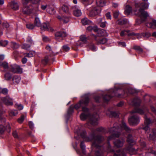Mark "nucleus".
Returning <instances> with one entry per match:
<instances>
[{
    "mask_svg": "<svg viewBox=\"0 0 156 156\" xmlns=\"http://www.w3.org/2000/svg\"><path fill=\"white\" fill-rule=\"evenodd\" d=\"M116 124H115L114 126L111 128L109 130V132L112 135L108 137V140L114 139L115 137H118L119 136V134L118 133L122 131V129H124L127 132H129V129L127 127L125 122L122 121L121 123V125L119 127H116Z\"/></svg>",
    "mask_w": 156,
    "mask_h": 156,
    "instance_id": "obj_1",
    "label": "nucleus"
},
{
    "mask_svg": "<svg viewBox=\"0 0 156 156\" xmlns=\"http://www.w3.org/2000/svg\"><path fill=\"white\" fill-rule=\"evenodd\" d=\"M135 14L139 16L142 21H144L149 16L147 12L140 8L138 10H135Z\"/></svg>",
    "mask_w": 156,
    "mask_h": 156,
    "instance_id": "obj_2",
    "label": "nucleus"
},
{
    "mask_svg": "<svg viewBox=\"0 0 156 156\" xmlns=\"http://www.w3.org/2000/svg\"><path fill=\"white\" fill-rule=\"evenodd\" d=\"M89 97L88 95H85L84 96L83 98L80 100L79 103L75 105L74 108L77 109L80 106H83L87 105L89 102Z\"/></svg>",
    "mask_w": 156,
    "mask_h": 156,
    "instance_id": "obj_3",
    "label": "nucleus"
},
{
    "mask_svg": "<svg viewBox=\"0 0 156 156\" xmlns=\"http://www.w3.org/2000/svg\"><path fill=\"white\" fill-rule=\"evenodd\" d=\"M41 0H22V3L24 5H26L29 2L36 5L35 8L36 12L39 11V5Z\"/></svg>",
    "mask_w": 156,
    "mask_h": 156,
    "instance_id": "obj_4",
    "label": "nucleus"
},
{
    "mask_svg": "<svg viewBox=\"0 0 156 156\" xmlns=\"http://www.w3.org/2000/svg\"><path fill=\"white\" fill-rule=\"evenodd\" d=\"M9 69L10 71L14 73H22L23 72L22 68L16 64L10 65Z\"/></svg>",
    "mask_w": 156,
    "mask_h": 156,
    "instance_id": "obj_5",
    "label": "nucleus"
},
{
    "mask_svg": "<svg viewBox=\"0 0 156 156\" xmlns=\"http://www.w3.org/2000/svg\"><path fill=\"white\" fill-rule=\"evenodd\" d=\"M23 6V14L30 15L33 13L34 10H35L32 5H30L28 6Z\"/></svg>",
    "mask_w": 156,
    "mask_h": 156,
    "instance_id": "obj_6",
    "label": "nucleus"
},
{
    "mask_svg": "<svg viewBox=\"0 0 156 156\" xmlns=\"http://www.w3.org/2000/svg\"><path fill=\"white\" fill-rule=\"evenodd\" d=\"M93 137L92 140L93 141V145L96 147L99 146L98 144L104 140V138L100 136H95L94 133L92 134Z\"/></svg>",
    "mask_w": 156,
    "mask_h": 156,
    "instance_id": "obj_7",
    "label": "nucleus"
},
{
    "mask_svg": "<svg viewBox=\"0 0 156 156\" xmlns=\"http://www.w3.org/2000/svg\"><path fill=\"white\" fill-rule=\"evenodd\" d=\"M1 100L2 102L7 106H12L13 105V100L9 96H6L1 98Z\"/></svg>",
    "mask_w": 156,
    "mask_h": 156,
    "instance_id": "obj_8",
    "label": "nucleus"
},
{
    "mask_svg": "<svg viewBox=\"0 0 156 156\" xmlns=\"http://www.w3.org/2000/svg\"><path fill=\"white\" fill-rule=\"evenodd\" d=\"M55 39L57 41H62L63 38L67 36V34L64 31H59L55 33Z\"/></svg>",
    "mask_w": 156,
    "mask_h": 156,
    "instance_id": "obj_9",
    "label": "nucleus"
},
{
    "mask_svg": "<svg viewBox=\"0 0 156 156\" xmlns=\"http://www.w3.org/2000/svg\"><path fill=\"white\" fill-rule=\"evenodd\" d=\"M129 122L131 125H137L140 122V119L137 116L133 115L129 118Z\"/></svg>",
    "mask_w": 156,
    "mask_h": 156,
    "instance_id": "obj_10",
    "label": "nucleus"
},
{
    "mask_svg": "<svg viewBox=\"0 0 156 156\" xmlns=\"http://www.w3.org/2000/svg\"><path fill=\"white\" fill-rule=\"evenodd\" d=\"M101 11V8L98 7H96L93 8L89 13V15L91 16H94L98 14Z\"/></svg>",
    "mask_w": 156,
    "mask_h": 156,
    "instance_id": "obj_11",
    "label": "nucleus"
},
{
    "mask_svg": "<svg viewBox=\"0 0 156 156\" xmlns=\"http://www.w3.org/2000/svg\"><path fill=\"white\" fill-rule=\"evenodd\" d=\"M5 131H7L8 133L10 132L11 127L9 124H8L5 126L2 125H0V135L3 134Z\"/></svg>",
    "mask_w": 156,
    "mask_h": 156,
    "instance_id": "obj_12",
    "label": "nucleus"
},
{
    "mask_svg": "<svg viewBox=\"0 0 156 156\" xmlns=\"http://www.w3.org/2000/svg\"><path fill=\"white\" fill-rule=\"evenodd\" d=\"M82 111L84 112L80 115V118L81 120H84L89 116V115L88 113V109L86 107H83L82 108Z\"/></svg>",
    "mask_w": 156,
    "mask_h": 156,
    "instance_id": "obj_13",
    "label": "nucleus"
},
{
    "mask_svg": "<svg viewBox=\"0 0 156 156\" xmlns=\"http://www.w3.org/2000/svg\"><path fill=\"white\" fill-rule=\"evenodd\" d=\"M93 38H94L98 44H104L107 41V39L106 38H102L100 39L98 36H96L94 34L93 35Z\"/></svg>",
    "mask_w": 156,
    "mask_h": 156,
    "instance_id": "obj_14",
    "label": "nucleus"
},
{
    "mask_svg": "<svg viewBox=\"0 0 156 156\" xmlns=\"http://www.w3.org/2000/svg\"><path fill=\"white\" fill-rule=\"evenodd\" d=\"M147 136L148 138L150 140H153L155 139L156 138V129H152L150 130Z\"/></svg>",
    "mask_w": 156,
    "mask_h": 156,
    "instance_id": "obj_15",
    "label": "nucleus"
},
{
    "mask_svg": "<svg viewBox=\"0 0 156 156\" xmlns=\"http://www.w3.org/2000/svg\"><path fill=\"white\" fill-rule=\"evenodd\" d=\"M99 118V116L98 115L96 114L93 115L90 120V123L94 125H97Z\"/></svg>",
    "mask_w": 156,
    "mask_h": 156,
    "instance_id": "obj_16",
    "label": "nucleus"
},
{
    "mask_svg": "<svg viewBox=\"0 0 156 156\" xmlns=\"http://www.w3.org/2000/svg\"><path fill=\"white\" fill-rule=\"evenodd\" d=\"M57 18L60 21L65 23H68L70 20V17L69 16H63L62 17L60 16H58Z\"/></svg>",
    "mask_w": 156,
    "mask_h": 156,
    "instance_id": "obj_17",
    "label": "nucleus"
},
{
    "mask_svg": "<svg viewBox=\"0 0 156 156\" xmlns=\"http://www.w3.org/2000/svg\"><path fill=\"white\" fill-rule=\"evenodd\" d=\"M149 4L148 3H138L135 4V7L136 8L142 7L144 9H147L148 8Z\"/></svg>",
    "mask_w": 156,
    "mask_h": 156,
    "instance_id": "obj_18",
    "label": "nucleus"
},
{
    "mask_svg": "<svg viewBox=\"0 0 156 156\" xmlns=\"http://www.w3.org/2000/svg\"><path fill=\"white\" fill-rule=\"evenodd\" d=\"M146 25L148 27L155 29L156 28V20H153L151 22L147 23Z\"/></svg>",
    "mask_w": 156,
    "mask_h": 156,
    "instance_id": "obj_19",
    "label": "nucleus"
},
{
    "mask_svg": "<svg viewBox=\"0 0 156 156\" xmlns=\"http://www.w3.org/2000/svg\"><path fill=\"white\" fill-rule=\"evenodd\" d=\"M20 77L18 75H14L13 76L12 79L13 83L15 84H17L19 83L20 80Z\"/></svg>",
    "mask_w": 156,
    "mask_h": 156,
    "instance_id": "obj_20",
    "label": "nucleus"
},
{
    "mask_svg": "<svg viewBox=\"0 0 156 156\" xmlns=\"http://www.w3.org/2000/svg\"><path fill=\"white\" fill-rule=\"evenodd\" d=\"M146 111H147V110L146 109H144V111L141 109L136 108L134 110L132 111L131 112V114H133L135 113H138L140 114H143L145 113V112Z\"/></svg>",
    "mask_w": 156,
    "mask_h": 156,
    "instance_id": "obj_21",
    "label": "nucleus"
},
{
    "mask_svg": "<svg viewBox=\"0 0 156 156\" xmlns=\"http://www.w3.org/2000/svg\"><path fill=\"white\" fill-rule=\"evenodd\" d=\"M12 74L9 72H6L4 75L5 80L7 81L11 80L12 78Z\"/></svg>",
    "mask_w": 156,
    "mask_h": 156,
    "instance_id": "obj_22",
    "label": "nucleus"
},
{
    "mask_svg": "<svg viewBox=\"0 0 156 156\" xmlns=\"http://www.w3.org/2000/svg\"><path fill=\"white\" fill-rule=\"evenodd\" d=\"M78 135H80L82 137L84 138L85 140L88 141L90 140L88 137H87L86 136V132L85 131H83L82 132H80V130L77 132Z\"/></svg>",
    "mask_w": 156,
    "mask_h": 156,
    "instance_id": "obj_23",
    "label": "nucleus"
},
{
    "mask_svg": "<svg viewBox=\"0 0 156 156\" xmlns=\"http://www.w3.org/2000/svg\"><path fill=\"white\" fill-rule=\"evenodd\" d=\"M124 141L122 139L121 140H117L114 142L115 145L117 147H119L122 146Z\"/></svg>",
    "mask_w": 156,
    "mask_h": 156,
    "instance_id": "obj_24",
    "label": "nucleus"
},
{
    "mask_svg": "<svg viewBox=\"0 0 156 156\" xmlns=\"http://www.w3.org/2000/svg\"><path fill=\"white\" fill-rule=\"evenodd\" d=\"M9 67L8 63L6 62H0V67L3 68L4 69H9Z\"/></svg>",
    "mask_w": 156,
    "mask_h": 156,
    "instance_id": "obj_25",
    "label": "nucleus"
},
{
    "mask_svg": "<svg viewBox=\"0 0 156 156\" xmlns=\"http://www.w3.org/2000/svg\"><path fill=\"white\" fill-rule=\"evenodd\" d=\"M11 7L12 9L14 10L18 9L19 8L18 3L14 1H12L11 2Z\"/></svg>",
    "mask_w": 156,
    "mask_h": 156,
    "instance_id": "obj_26",
    "label": "nucleus"
},
{
    "mask_svg": "<svg viewBox=\"0 0 156 156\" xmlns=\"http://www.w3.org/2000/svg\"><path fill=\"white\" fill-rule=\"evenodd\" d=\"M2 25L3 29H5L8 32H9L11 30V28L10 27V25L7 22H3Z\"/></svg>",
    "mask_w": 156,
    "mask_h": 156,
    "instance_id": "obj_27",
    "label": "nucleus"
},
{
    "mask_svg": "<svg viewBox=\"0 0 156 156\" xmlns=\"http://www.w3.org/2000/svg\"><path fill=\"white\" fill-rule=\"evenodd\" d=\"M39 27H41V29L42 31H45L48 30L47 24L46 23H44L42 24H41V25Z\"/></svg>",
    "mask_w": 156,
    "mask_h": 156,
    "instance_id": "obj_28",
    "label": "nucleus"
},
{
    "mask_svg": "<svg viewBox=\"0 0 156 156\" xmlns=\"http://www.w3.org/2000/svg\"><path fill=\"white\" fill-rule=\"evenodd\" d=\"M73 14L74 16L77 17H78L81 16L82 13L80 9H75L73 10Z\"/></svg>",
    "mask_w": 156,
    "mask_h": 156,
    "instance_id": "obj_29",
    "label": "nucleus"
},
{
    "mask_svg": "<svg viewBox=\"0 0 156 156\" xmlns=\"http://www.w3.org/2000/svg\"><path fill=\"white\" fill-rule=\"evenodd\" d=\"M97 5L99 7H102L105 5V0H96Z\"/></svg>",
    "mask_w": 156,
    "mask_h": 156,
    "instance_id": "obj_30",
    "label": "nucleus"
},
{
    "mask_svg": "<svg viewBox=\"0 0 156 156\" xmlns=\"http://www.w3.org/2000/svg\"><path fill=\"white\" fill-rule=\"evenodd\" d=\"M132 9L129 5H127L126 7L125 13L126 15H129L132 12Z\"/></svg>",
    "mask_w": 156,
    "mask_h": 156,
    "instance_id": "obj_31",
    "label": "nucleus"
},
{
    "mask_svg": "<svg viewBox=\"0 0 156 156\" xmlns=\"http://www.w3.org/2000/svg\"><path fill=\"white\" fill-rule=\"evenodd\" d=\"M49 62V57L48 56H45L41 61V63L44 66H46Z\"/></svg>",
    "mask_w": 156,
    "mask_h": 156,
    "instance_id": "obj_32",
    "label": "nucleus"
},
{
    "mask_svg": "<svg viewBox=\"0 0 156 156\" xmlns=\"http://www.w3.org/2000/svg\"><path fill=\"white\" fill-rule=\"evenodd\" d=\"M81 22L83 25L89 24L92 23V22L88 20L87 18H85L81 20Z\"/></svg>",
    "mask_w": 156,
    "mask_h": 156,
    "instance_id": "obj_33",
    "label": "nucleus"
},
{
    "mask_svg": "<svg viewBox=\"0 0 156 156\" xmlns=\"http://www.w3.org/2000/svg\"><path fill=\"white\" fill-rule=\"evenodd\" d=\"M127 20L125 19H121L118 20L117 22V23L120 25H122L126 23L127 22Z\"/></svg>",
    "mask_w": 156,
    "mask_h": 156,
    "instance_id": "obj_34",
    "label": "nucleus"
},
{
    "mask_svg": "<svg viewBox=\"0 0 156 156\" xmlns=\"http://www.w3.org/2000/svg\"><path fill=\"white\" fill-rule=\"evenodd\" d=\"M87 30L89 31L93 30L94 32H97L98 30V29L96 26H94L93 27L90 26L87 27Z\"/></svg>",
    "mask_w": 156,
    "mask_h": 156,
    "instance_id": "obj_35",
    "label": "nucleus"
},
{
    "mask_svg": "<svg viewBox=\"0 0 156 156\" xmlns=\"http://www.w3.org/2000/svg\"><path fill=\"white\" fill-rule=\"evenodd\" d=\"M34 23L35 26L38 27H40L41 25L39 19L37 17L35 18Z\"/></svg>",
    "mask_w": 156,
    "mask_h": 156,
    "instance_id": "obj_36",
    "label": "nucleus"
},
{
    "mask_svg": "<svg viewBox=\"0 0 156 156\" xmlns=\"http://www.w3.org/2000/svg\"><path fill=\"white\" fill-rule=\"evenodd\" d=\"M142 33L141 34H135L133 32H132L130 33L129 34H128V36H131V35H134L136 36L137 38L139 39L140 38H142V37H143V36H142Z\"/></svg>",
    "mask_w": 156,
    "mask_h": 156,
    "instance_id": "obj_37",
    "label": "nucleus"
},
{
    "mask_svg": "<svg viewBox=\"0 0 156 156\" xmlns=\"http://www.w3.org/2000/svg\"><path fill=\"white\" fill-rule=\"evenodd\" d=\"M87 38L84 35H82L80 37V41H81L83 43H86L87 41Z\"/></svg>",
    "mask_w": 156,
    "mask_h": 156,
    "instance_id": "obj_38",
    "label": "nucleus"
},
{
    "mask_svg": "<svg viewBox=\"0 0 156 156\" xmlns=\"http://www.w3.org/2000/svg\"><path fill=\"white\" fill-rule=\"evenodd\" d=\"M133 104L135 106H137L139 105L140 103V100L138 98H136L134 99L133 101Z\"/></svg>",
    "mask_w": 156,
    "mask_h": 156,
    "instance_id": "obj_39",
    "label": "nucleus"
},
{
    "mask_svg": "<svg viewBox=\"0 0 156 156\" xmlns=\"http://www.w3.org/2000/svg\"><path fill=\"white\" fill-rule=\"evenodd\" d=\"M35 54V52L34 51H31L28 53H27L25 56L27 57H31L34 56Z\"/></svg>",
    "mask_w": 156,
    "mask_h": 156,
    "instance_id": "obj_40",
    "label": "nucleus"
},
{
    "mask_svg": "<svg viewBox=\"0 0 156 156\" xmlns=\"http://www.w3.org/2000/svg\"><path fill=\"white\" fill-rule=\"evenodd\" d=\"M8 90L6 88L2 89L0 88V94H2L4 95H6L8 94Z\"/></svg>",
    "mask_w": 156,
    "mask_h": 156,
    "instance_id": "obj_41",
    "label": "nucleus"
},
{
    "mask_svg": "<svg viewBox=\"0 0 156 156\" xmlns=\"http://www.w3.org/2000/svg\"><path fill=\"white\" fill-rule=\"evenodd\" d=\"M25 119V116L23 115H21L20 117L18 119L17 122L20 123H22L24 121Z\"/></svg>",
    "mask_w": 156,
    "mask_h": 156,
    "instance_id": "obj_42",
    "label": "nucleus"
},
{
    "mask_svg": "<svg viewBox=\"0 0 156 156\" xmlns=\"http://www.w3.org/2000/svg\"><path fill=\"white\" fill-rule=\"evenodd\" d=\"M11 48L13 49H17L19 47L18 44L14 42H11Z\"/></svg>",
    "mask_w": 156,
    "mask_h": 156,
    "instance_id": "obj_43",
    "label": "nucleus"
},
{
    "mask_svg": "<svg viewBox=\"0 0 156 156\" xmlns=\"http://www.w3.org/2000/svg\"><path fill=\"white\" fill-rule=\"evenodd\" d=\"M80 147L81 149L82 150V152L83 154H86L85 151V146L83 142H81L80 144Z\"/></svg>",
    "mask_w": 156,
    "mask_h": 156,
    "instance_id": "obj_44",
    "label": "nucleus"
},
{
    "mask_svg": "<svg viewBox=\"0 0 156 156\" xmlns=\"http://www.w3.org/2000/svg\"><path fill=\"white\" fill-rule=\"evenodd\" d=\"M8 44V41L6 40L0 41V45L2 47H5Z\"/></svg>",
    "mask_w": 156,
    "mask_h": 156,
    "instance_id": "obj_45",
    "label": "nucleus"
},
{
    "mask_svg": "<svg viewBox=\"0 0 156 156\" xmlns=\"http://www.w3.org/2000/svg\"><path fill=\"white\" fill-rule=\"evenodd\" d=\"M134 49L136 50L138 52L141 53L143 52V49L140 46H134L133 47Z\"/></svg>",
    "mask_w": 156,
    "mask_h": 156,
    "instance_id": "obj_46",
    "label": "nucleus"
},
{
    "mask_svg": "<svg viewBox=\"0 0 156 156\" xmlns=\"http://www.w3.org/2000/svg\"><path fill=\"white\" fill-rule=\"evenodd\" d=\"M127 142L131 145V144L133 143V141L132 138V136L130 135H128L127 137Z\"/></svg>",
    "mask_w": 156,
    "mask_h": 156,
    "instance_id": "obj_47",
    "label": "nucleus"
},
{
    "mask_svg": "<svg viewBox=\"0 0 156 156\" xmlns=\"http://www.w3.org/2000/svg\"><path fill=\"white\" fill-rule=\"evenodd\" d=\"M62 9L66 13H68L69 12V9L67 6L66 5H63L61 7Z\"/></svg>",
    "mask_w": 156,
    "mask_h": 156,
    "instance_id": "obj_48",
    "label": "nucleus"
},
{
    "mask_svg": "<svg viewBox=\"0 0 156 156\" xmlns=\"http://www.w3.org/2000/svg\"><path fill=\"white\" fill-rule=\"evenodd\" d=\"M35 25L32 23H28L26 24V27L27 28L30 30L33 29Z\"/></svg>",
    "mask_w": 156,
    "mask_h": 156,
    "instance_id": "obj_49",
    "label": "nucleus"
},
{
    "mask_svg": "<svg viewBox=\"0 0 156 156\" xmlns=\"http://www.w3.org/2000/svg\"><path fill=\"white\" fill-rule=\"evenodd\" d=\"M144 118L145 119V122L147 125L150 124L151 123V121L150 119L149 118H147L146 115H145Z\"/></svg>",
    "mask_w": 156,
    "mask_h": 156,
    "instance_id": "obj_50",
    "label": "nucleus"
},
{
    "mask_svg": "<svg viewBox=\"0 0 156 156\" xmlns=\"http://www.w3.org/2000/svg\"><path fill=\"white\" fill-rule=\"evenodd\" d=\"M18 114V112L17 110L11 111L9 113V115L11 116H16Z\"/></svg>",
    "mask_w": 156,
    "mask_h": 156,
    "instance_id": "obj_51",
    "label": "nucleus"
},
{
    "mask_svg": "<svg viewBox=\"0 0 156 156\" xmlns=\"http://www.w3.org/2000/svg\"><path fill=\"white\" fill-rule=\"evenodd\" d=\"M129 31L128 30H124L123 31H121V32L120 33V35L121 36H125L126 34H127L128 35V34H129Z\"/></svg>",
    "mask_w": 156,
    "mask_h": 156,
    "instance_id": "obj_52",
    "label": "nucleus"
},
{
    "mask_svg": "<svg viewBox=\"0 0 156 156\" xmlns=\"http://www.w3.org/2000/svg\"><path fill=\"white\" fill-rule=\"evenodd\" d=\"M90 48L92 51H94L96 50V47L94 46V45L93 44H91L89 45Z\"/></svg>",
    "mask_w": 156,
    "mask_h": 156,
    "instance_id": "obj_53",
    "label": "nucleus"
},
{
    "mask_svg": "<svg viewBox=\"0 0 156 156\" xmlns=\"http://www.w3.org/2000/svg\"><path fill=\"white\" fill-rule=\"evenodd\" d=\"M127 149L130 153V154H133L136 152L135 150L131 147H129Z\"/></svg>",
    "mask_w": 156,
    "mask_h": 156,
    "instance_id": "obj_54",
    "label": "nucleus"
},
{
    "mask_svg": "<svg viewBox=\"0 0 156 156\" xmlns=\"http://www.w3.org/2000/svg\"><path fill=\"white\" fill-rule=\"evenodd\" d=\"M42 41L44 42H46L49 41V38L44 35H42Z\"/></svg>",
    "mask_w": 156,
    "mask_h": 156,
    "instance_id": "obj_55",
    "label": "nucleus"
},
{
    "mask_svg": "<svg viewBox=\"0 0 156 156\" xmlns=\"http://www.w3.org/2000/svg\"><path fill=\"white\" fill-rule=\"evenodd\" d=\"M142 36L144 37H146L148 38L151 36V34L149 32H145L142 33Z\"/></svg>",
    "mask_w": 156,
    "mask_h": 156,
    "instance_id": "obj_56",
    "label": "nucleus"
},
{
    "mask_svg": "<svg viewBox=\"0 0 156 156\" xmlns=\"http://www.w3.org/2000/svg\"><path fill=\"white\" fill-rule=\"evenodd\" d=\"M112 97V96L107 95L104 97V99L106 101H108L111 99Z\"/></svg>",
    "mask_w": 156,
    "mask_h": 156,
    "instance_id": "obj_57",
    "label": "nucleus"
},
{
    "mask_svg": "<svg viewBox=\"0 0 156 156\" xmlns=\"http://www.w3.org/2000/svg\"><path fill=\"white\" fill-rule=\"evenodd\" d=\"M70 48L67 45H64L62 47L63 50L66 51H67L70 50Z\"/></svg>",
    "mask_w": 156,
    "mask_h": 156,
    "instance_id": "obj_58",
    "label": "nucleus"
},
{
    "mask_svg": "<svg viewBox=\"0 0 156 156\" xmlns=\"http://www.w3.org/2000/svg\"><path fill=\"white\" fill-rule=\"evenodd\" d=\"M30 47V45L26 44H24L22 46L23 48L25 49H27L29 48Z\"/></svg>",
    "mask_w": 156,
    "mask_h": 156,
    "instance_id": "obj_59",
    "label": "nucleus"
},
{
    "mask_svg": "<svg viewBox=\"0 0 156 156\" xmlns=\"http://www.w3.org/2000/svg\"><path fill=\"white\" fill-rule=\"evenodd\" d=\"M12 135L15 138H18L17 133L16 131H14L12 133Z\"/></svg>",
    "mask_w": 156,
    "mask_h": 156,
    "instance_id": "obj_60",
    "label": "nucleus"
},
{
    "mask_svg": "<svg viewBox=\"0 0 156 156\" xmlns=\"http://www.w3.org/2000/svg\"><path fill=\"white\" fill-rule=\"evenodd\" d=\"M105 30H102L99 31L98 32V33L99 36H103L105 35V34H103V33H105Z\"/></svg>",
    "mask_w": 156,
    "mask_h": 156,
    "instance_id": "obj_61",
    "label": "nucleus"
},
{
    "mask_svg": "<svg viewBox=\"0 0 156 156\" xmlns=\"http://www.w3.org/2000/svg\"><path fill=\"white\" fill-rule=\"evenodd\" d=\"M118 44L119 46L123 47H125L126 46V43L124 42H119Z\"/></svg>",
    "mask_w": 156,
    "mask_h": 156,
    "instance_id": "obj_62",
    "label": "nucleus"
},
{
    "mask_svg": "<svg viewBox=\"0 0 156 156\" xmlns=\"http://www.w3.org/2000/svg\"><path fill=\"white\" fill-rule=\"evenodd\" d=\"M119 15V12L116 11H115L113 13V16L115 18H117Z\"/></svg>",
    "mask_w": 156,
    "mask_h": 156,
    "instance_id": "obj_63",
    "label": "nucleus"
},
{
    "mask_svg": "<svg viewBox=\"0 0 156 156\" xmlns=\"http://www.w3.org/2000/svg\"><path fill=\"white\" fill-rule=\"evenodd\" d=\"M28 125H29L30 128L31 129H33L34 124L32 122H31V121L29 122L28 123Z\"/></svg>",
    "mask_w": 156,
    "mask_h": 156,
    "instance_id": "obj_64",
    "label": "nucleus"
}]
</instances>
